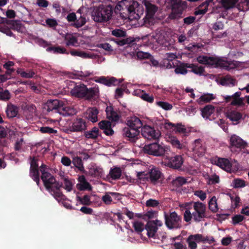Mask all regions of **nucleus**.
Wrapping results in <instances>:
<instances>
[{"label": "nucleus", "mask_w": 249, "mask_h": 249, "mask_svg": "<svg viewBox=\"0 0 249 249\" xmlns=\"http://www.w3.org/2000/svg\"><path fill=\"white\" fill-rule=\"evenodd\" d=\"M6 112L9 118L14 117L17 115L18 112V108L16 106L9 104L7 106Z\"/></svg>", "instance_id": "obj_30"}, {"label": "nucleus", "mask_w": 249, "mask_h": 249, "mask_svg": "<svg viewBox=\"0 0 249 249\" xmlns=\"http://www.w3.org/2000/svg\"><path fill=\"white\" fill-rule=\"evenodd\" d=\"M76 200L82 205H90L91 203L90 197L88 195H85L83 197L77 196L76 197Z\"/></svg>", "instance_id": "obj_47"}, {"label": "nucleus", "mask_w": 249, "mask_h": 249, "mask_svg": "<svg viewBox=\"0 0 249 249\" xmlns=\"http://www.w3.org/2000/svg\"><path fill=\"white\" fill-rule=\"evenodd\" d=\"M171 60V54L167 53L162 61V66L166 68L170 69L171 68L170 61Z\"/></svg>", "instance_id": "obj_50"}, {"label": "nucleus", "mask_w": 249, "mask_h": 249, "mask_svg": "<svg viewBox=\"0 0 249 249\" xmlns=\"http://www.w3.org/2000/svg\"><path fill=\"white\" fill-rule=\"evenodd\" d=\"M181 219L175 212H172V229L180 228L181 226Z\"/></svg>", "instance_id": "obj_38"}, {"label": "nucleus", "mask_w": 249, "mask_h": 249, "mask_svg": "<svg viewBox=\"0 0 249 249\" xmlns=\"http://www.w3.org/2000/svg\"><path fill=\"white\" fill-rule=\"evenodd\" d=\"M100 135L99 130L97 127H94L91 130L85 133V137L88 139H96Z\"/></svg>", "instance_id": "obj_37"}, {"label": "nucleus", "mask_w": 249, "mask_h": 249, "mask_svg": "<svg viewBox=\"0 0 249 249\" xmlns=\"http://www.w3.org/2000/svg\"><path fill=\"white\" fill-rule=\"evenodd\" d=\"M182 11V6L180 0H176L175 2H172V18L179 17Z\"/></svg>", "instance_id": "obj_26"}, {"label": "nucleus", "mask_w": 249, "mask_h": 249, "mask_svg": "<svg viewBox=\"0 0 249 249\" xmlns=\"http://www.w3.org/2000/svg\"><path fill=\"white\" fill-rule=\"evenodd\" d=\"M142 134L145 138L149 140L157 139L159 138L160 133L156 131L149 125H144L142 128Z\"/></svg>", "instance_id": "obj_10"}, {"label": "nucleus", "mask_w": 249, "mask_h": 249, "mask_svg": "<svg viewBox=\"0 0 249 249\" xmlns=\"http://www.w3.org/2000/svg\"><path fill=\"white\" fill-rule=\"evenodd\" d=\"M17 72L23 77L30 78L33 77V76L34 75V73L33 72H27L23 71L21 69L18 70L17 71Z\"/></svg>", "instance_id": "obj_63"}, {"label": "nucleus", "mask_w": 249, "mask_h": 249, "mask_svg": "<svg viewBox=\"0 0 249 249\" xmlns=\"http://www.w3.org/2000/svg\"><path fill=\"white\" fill-rule=\"evenodd\" d=\"M168 148L163 144L154 142L145 145L143 147L142 150L145 153L155 156L163 155Z\"/></svg>", "instance_id": "obj_8"}, {"label": "nucleus", "mask_w": 249, "mask_h": 249, "mask_svg": "<svg viewBox=\"0 0 249 249\" xmlns=\"http://www.w3.org/2000/svg\"><path fill=\"white\" fill-rule=\"evenodd\" d=\"M109 175L113 179H119L122 175V170L120 167H114L110 169Z\"/></svg>", "instance_id": "obj_36"}, {"label": "nucleus", "mask_w": 249, "mask_h": 249, "mask_svg": "<svg viewBox=\"0 0 249 249\" xmlns=\"http://www.w3.org/2000/svg\"><path fill=\"white\" fill-rule=\"evenodd\" d=\"M171 34L164 31H158L148 36L146 45L152 49L169 50L171 47Z\"/></svg>", "instance_id": "obj_3"}, {"label": "nucleus", "mask_w": 249, "mask_h": 249, "mask_svg": "<svg viewBox=\"0 0 249 249\" xmlns=\"http://www.w3.org/2000/svg\"><path fill=\"white\" fill-rule=\"evenodd\" d=\"M194 195L195 196L199 197L200 200L202 201L204 200L207 197L206 194L201 190H197L195 191L194 192Z\"/></svg>", "instance_id": "obj_62"}, {"label": "nucleus", "mask_w": 249, "mask_h": 249, "mask_svg": "<svg viewBox=\"0 0 249 249\" xmlns=\"http://www.w3.org/2000/svg\"><path fill=\"white\" fill-rule=\"evenodd\" d=\"M107 116L108 119L113 121H116L119 119V116L115 112L112 107H107L106 108Z\"/></svg>", "instance_id": "obj_34"}, {"label": "nucleus", "mask_w": 249, "mask_h": 249, "mask_svg": "<svg viewBox=\"0 0 249 249\" xmlns=\"http://www.w3.org/2000/svg\"><path fill=\"white\" fill-rule=\"evenodd\" d=\"M123 134L124 136L127 138L129 141L135 142L138 139L140 135V130L127 127L123 129Z\"/></svg>", "instance_id": "obj_15"}, {"label": "nucleus", "mask_w": 249, "mask_h": 249, "mask_svg": "<svg viewBox=\"0 0 249 249\" xmlns=\"http://www.w3.org/2000/svg\"><path fill=\"white\" fill-rule=\"evenodd\" d=\"M172 131L176 133H182L184 135H187L189 132L191 131L190 128H187L181 124H172Z\"/></svg>", "instance_id": "obj_27"}, {"label": "nucleus", "mask_w": 249, "mask_h": 249, "mask_svg": "<svg viewBox=\"0 0 249 249\" xmlns=\"http://www.w3.org/2000/svg\"><path fill=\"white\" fill-rule=\"evenodd\" d=\"M209 0L206 1L205 3L202 4L195 11V14L196 15H203L206 13L208 10L209 6L213 8V6L210 4Z\"/></svg>", "instance_id": "obj_31"}, {"label": "nucleus", "mask_w": 249, "mask_h": 249, "mask_svg": "<svg viewBox=\"0 0 249 249\" xmlns=\"http://www.w3.org/2000/svg\"><path fill=\"white\" fill-rule=\"evenodd\" d=\"M116 12H119L123 18L138 20L143 14V8L134 0H122L115 6Z\"/></svg>", "instance_id": "obj_1"}, {"label": "nucleus", "mask_w": 249, "mask_h": 249, "mask_svg": "<svg viewBox=\"0 0 249 249\" xmlns=\"http://www.w3.org/2000/svg\"><path fill=\"white\" fill-rule=\"evenodd\" d=\"M231 148L232 151L234 150L235 148H244L246 147L247 143L239 136L236 135H232L231 136L230 139Z\"/></svg>", "instance_id": "obj_14"}, {"label": "nucleus", "mask_w": 249, "mask_h": 249, "mask_svg": "<svg viewBox=\"0 0 249 249\" xmlns=\"http://www.w3.org/2000/svg\"><path fill=\"white\" fill-rule=\"evenodd\" d=\"M209 184H215L219 182V178L216 174H214L211 176L207 175L206 177Z\"/></svg>", "instance_id": "obj_51"}, {"label": "nucleus", "mask_w": 249, "mask_h": 249, "mask_svg": "<svg viewBox=\"0 0 249 249\" xmlns=\"http://www.w3.org/2000/svg\"><path fill=\"white\" fill-rule=\"evenodd\" d=\"M127 125L128 127L132 129L139 130V129L142 127V124L138 118L134 116L131 117L127 120Z\"/></svg>", "instance_id": "obj_22"}, {"label": "nucleus", "mask_w": 249, "mask_h": 249, "mask_svg": "<svg viewBox=\"0 0 249 249\" xmlns=\"http://www.w3.org/2000/svg\"><path fill=\"white\" fill-rule=\"evenodd\" d=\"M64 187L68 192L72 190L74 181L70 180L67 178H63Z\"/></svg>", "instance_id": "obj_48"}, {"label": "nucleus", "mask_w": 249, "mask_h": 249, "mask_svg": "<svg viewBox=\"0 0 249 249\" xmlns=\"http://www.w3.org/2000/svg\"><path fill=\"white\" fill-rule=\"evenodd\" d=\"M99 94V89L98 86H95L89 89H87L86 92V97L87 98H92L98 97Z\"/></svg>", "instance_id": "obj_40"}, {"label": "nucleus", "mask_w": 249, "mask_h": 249, "mask_svg": "<svg viewBox=\"0 0 249 249\" xmlns=\"http://www.w3.org/2000/svg\"><path fill=\"white\" fill-rule=\"evenodd\" d=\"M162 225V222L158 220L149 221L146 228L148 236L155 238L158 228L161 227Z\"/></svg>", "instance_id": "obj_12"}, {"label": "nucleus", "mask_w": 249, "mask_h": 249, "mask_svg": "<svg viewBox=\"0 0 249 249\" xmlns=\"http://www.w3.org/2000/svg\"><path fill=\"white\" fill-rule=\"evenodd\" d=\"M99 126L107 135H112L114 133V131L112 129L111 124L108 121H102L99 123Z\"/></svg>", "instance_id": "obj_25"}, {"label": "nucleus", "mask_w": 249, "mask_h": 249, "mask_svg": "<svg viewBox=\"0 0 249 249\" xmlns=\"http://www.w3.org/2000/svg\"><path fill=\"white\" fill-rule=\"evenodd\" d=\"M232 206L234 208L238 207L239 206L240 198V197L234 195L231 196Z\"/></svg>", "instance_id": "obj_54"}, {"label": "nucleus", "mask_w": 249, "mask_h": 249, "mask_svg": "<svg viewBox=\"0 0 249 249\" xmlns=\"http://www.w3.org/2000/svg\"><path fill=\"white\" fill-rule=\"evenodd\" d=\"M246 184L244 180L241 179H235L232 181V186L234 188H241L245 186Z\"/></svg>", "instance_id": "obj_55"}, {"label": "nucleus", "mask_w": 249, "mask_h": 249, "mask_svg": "<svg viewBox=\"0 0 249 249\" xmlns=\"http://www.w3.org/2000/svg\"><path fill=\"white\" fill-rule=\"evenodd\" d=\"M243 104V100L241 98H237L232 95V100L231 104L233 106H241Z\"/></svg>", "instance_id": "obj_60"}, {"label": "nucleus", "mask_w": 249, "mask_h": 249, "mask_svg": "<svg viewBox=\"0 0 249 249\" xmlns=\"http://www.w3.org/2000/svg\"><path fill=\"white\" fill-rule=\"evenodd\" d=\"M238 0H209L210 4L213 6V12L219 13L223 8H232L237 3Z\"/></svg>", "instance_id": "obj_7"}, {"label": "nucleus", "mask_w": 249, "mask_h": 249, "mask_svg": "<svg viewBox=\"0 0 249 249\" xmlns=\"http://www.w3.org/2000/svg\"><path fill=\"white\" fill-rule=\"evenodd\" d=\"M121 195L117 193L107 192L102 196L103 201L107 205H109L114 200L121 199Z\"/></svg>", "instance_id": "obj_17"}, {"label": "nucleus", "mask_w": 249, "mask_h": 249, "mask_svg": "<svg viewBox=\"0 0 249 249\" xmlns=\"http://www.w3.org/2000/svg\"><path fill=\"white\" fill-rule=\"evenodd\" d=\"M225 115L234 124H238L243 119L242 114L236 110H228L225 113Z\"/></svg>", "instance_id": "obj_16"}, {"label": "nucleus", "mask_w": 249, "mask_h": 249, "mask_svg": "<svg viewBox=\"0 0 249 249\" xmlns=\"http://www.w3.org/2000/svg\"><path fill=\"white\" fill-rule=\"evenodd\" d=\"M86 128V123L81 119H77L74 121L72 124L69 128L63 129V131L66 133L70 132H79L85 130Z\"/></svg>", "instance_id": "obj_11"}, {"label": "nucleus", "mask_w": 249, "mask_h": 249, "mask_svg": "<svg viewBox=\"0 0 249 249\" xmlns=\"http://www.w3.org/2000/svg\"><path fill=\"white\" fill-rule=\"evenodd\" d=\"M89 174L97 178H102L105 176V172L103 168L97 166H92L89 169Z\"/></svg>", "instance_id": "obj_28"}, {"label": "nucleus", "mask_w": 249, "mask_h": 249, "mask_svg": "<svg viewBox=\"0 0 249 249\" xmlns=\"http://www.w3.org/2000/svg\"><path fill=\"white\" fill-rule=\"evenodd\" d=\"M193 150L196 153L199 154L203 152L204 149L201 146L200 140H196L194 143Z\"/></svg>", "instance_id": "obj_45"}, {"label": "nucleus", "mask_w": 249, "mask_h": 249, "mask_svg": "<svg viewBox=\"0 0 249 249\" xmlns=\"http://www.w3.org/2000/svg\"><path fill=\"white\" fill-rule=\"evenodd\" d=\"M209 208L213 213H216L218 211L217 199L215 196L212 197L209 202Z\"/></svg>", "instance_id": "obj_42"}, {"label": "nucleus", "mask_w": 249, "mask_h": 249, "mask_svg": "<svg viewBox=\"0 0 249 249\" xmlns=\"http://www.w3.org/2000/svg\"><path fill=\"white\" fill-rule=\"evenodd\" d=\"M160 172L156 168H152L150 171L148 172L149 178L152 182L157 181L160 177Z\"/></svg>", "instance_id": "obj_35"}, {"label": "nucleus", "mask_w": 249, "mask_h": 249, "mask_svg": "<svg viewBox=\"0 0 249 249\" xmlns=\"http://www.w3.org/2000/svg\"><path fill=\"white\" fill-rule=\"evenodd\" d=\"M78 181L79 183L77 184V187L79 190H91V186L86 180L84 176H81L78 178Z\"/></svg>", "instance_id": "obj_24"}, {"label": "nucleus", "mask_w": 249, "mask_h": 249, "mask_svg": "<svg viewBox=\"0 0 249 249\" xmlns=\"http://www.w3.org/2000/svg\"><path fill=\"white\" fill-rule=\"evenodd\" d=\"M30 176L35 181L37 185L39 184V179L38 171L37 168L31 169L30 168Z\"/></svg>", "instance_id": "obj_52"}, {"label": "nucleus", "mask_w": 249, "mask_h": 249, "mask_svg": "<svg viewBox=\"0 0 249 249\" xmlns=\"http://www.w3.org/2000/svg\"><path fill=\"white\" fill-rule=\"evenodd\" d=\"M46 167L44 165L40 166L42 173L41 179L47 189L50 191L58 201L63 199L64 196L59 192L61 184L57 182L55 179L50 173L46 172Z\"/></svg>", "instance_id": "obj_4"}, {"label": "nucleus", "mask_w": 249, "mask_h": 249, "mask_svg": "<svg viewBox=\"0 0 249 249\" xmlns=\"http://www.w3.org/2000/svg\"><path fill=\"white\" fill-rule=\"evenodd\" d=\"M179 206L181 210H185L184 219L187 222H190L192 219L199 222L206 216V206L199 201L185 202L180 204Z\"/></svg>", "instance_id": "obj_2"}, {"label": "nucleus", "mask_w": 249, "mask_h": 249, "mask_svg": "<svg viewBox=\"0 0 249 249\" xmlns=\"http://www.w3.org/2000/svg\"><path fill=\"white\" fill-rule=\"evenodd\" d=\"M236 83L235 79L230 76H227L220 80V84L223 86H233Z\"/></svg>", "instance_id": "obj_41"}, {"label": "nucleus", "mask_w": 249, "mask_h": 249, "mask_svg": "<svg viewBox=\"0 0 249 249\" xmlns=\"http://www.w3.org/2000/svg\"><path fill=\"white\" fill-rule=\"evenodd\" d=\"M87 88L83 84H79L75 86L71 90V94L77 97H84L86 96Z\"/></svg>", "instance_id": "obj_18"}, {"label": "nucleus", "mask_w": 249, "mask_h": 249, "mask_svg": "<svg viewBox=\"0 0 249 249\" xmlns=\"http://www.w3.org/2000/svg\"><path fill=\"white\" fill-rule=\"evenodd\" d=\"M201 238V234H199L190 235L186 240L189 248L190 249H196L197 243L200 242Z\"/></svg>", "instance_id": "obj_21"}, {"label": "nucleus", "mask_w": 249, "mask_h": 249, "mask_svg": "<svg viewBox=\"0 0 249 249\" xmlns=\"http://www.w3.org/2000/svg\"><path fill=\"white\" fill-rule=\"evenodd\" d=\"M142 3L146 9L144 22L149 25L153 24L155 21V14L157 11V7L146 0H143Z\"/></svg>", "instance_id": "obj_9"}, {"label": "nucleus", "mask_w": 249, "mask_h": 249, "mask_svg": "<svg viewBox=\"0 0 249 249\" xmlns=\"http://www.w3.org/2000/svg\"><path fill=\"white\" fill-rule=\"evenodd\" d=\"M244 218V216L240 214L236 215L233 216L232 218V223L234 225L238 224L240 222H242Z\"/></svg>", "instance_id": "obj_64"}, {"label": "nucleus", "mask_w": 249, "mask_h": 249, "mask_svg": "<svg viewBox=\"0 0 249 249\" xmlns=\"http://www.w3.org/2000/svg\"><path fill=\"white\" fill-rule=\"evenodd\" d=\"M137 177L138 179L141 180H145L149 179L148 172H137Z\"/></svg>", "instance_id": "obj_57"}, {"label": "nucleus", "mask_w": 249, "mask_h": 249, "mask_svg": "<svg viewBox=\"0 0 249 249\" xmlns=\"http://www.w3.org/2000/svg\"><path fill=\"white\" fill-rule=\"evenodd\" d=\"M241 63L239 62L232 61L225 62L223 67L227 70L230 71L231 69L238 67L240 65Z\"/></svg>", "instance_id": "obj_43"}, {"label": "nucleus", "mask_w": 249, "mask_h": 249, "mask_svg": "<svg viewBox=\"0 0 249 249\" xmlns=\"http://www.w3.org/2000/svg\"><path fill=\"white\" fill-rule=\"evenodd\" d=\"M112 15L111 8L109 6H100L94 9L92 17L96 22H103L108 20Z\"/></svg>", "instance_id": "obj_5"}, {"label": "nucleus", "mask_w": 249, "mask_h": 249, "mask_svg": "<svg viewBox=\"0 0 249 249\" xmlns=\"http://www.w3.org/2000/svg\"><path fill=\"white\" fill-rule=\"evenodd\" d=\"M133 227L136 231L139 232L143 231L144 225L142 222L136 221L133 223Z\"/></svg>", "instance_id": "obj_53"}, {"label": "nucleus", "mask_w": 249, "mask_h": 249, "mask_svg": "<svg viewBox=\"0 0 249 249\" xmlns=\"http://www.w3.org/2000/svg\"><path fill=\"white\" fill-rule=\"evenodd\" d=\"M183 163V160L180 156H176L172 160V167L178 169Z\"/></svg>", "instance_id": "obj_46"}, {"label": "nucleus", "mask_w": 249, "mask_h": 249, "mask_svg": "<svg viewBox=\"0 0 249 249\" xmlns=\"http://www.w3.org/2000/svg\"><path fill=\"white\" fill-rule=\"evenodd\" d=\"M215 97L213 94L205 93L201 95L197 100V102L199 104H203L207 103L213 99H214Z\"/></svg>", "instance_id": "obj_39"}, {"label": "nucleus", "mask_w": 249, "mask_h": 249, "mask_svg": "<svg viewBox=\"0 0 249 249\" xmlns=\"http://www.w3.org/2000/svg\"><path fill=\"white\" fill-rule=\"evenodd\" d=\"M48 110L57 109L59 113L63 115L67 116L72 114V110L66 106L64 102L59 100H53L47 103Z\"/></svg>", "instance_id": "obj_6"}, {"label": "nucleus", "mask_w": 249, "mask_h": 249, "mask_svg": "<svg viewBox=\"0 0 249 249\" xmlns=\"http://www.w3.org/2000/svg\"><path fill=\"white\" fill-rule=\"evenodd\" d=\"M73 163L80 170L83 168L82 160L79 157H75L73 159Z\"/></svg>", "instance_id": "obj_59"}, {"label": "nucleus", "mask_w": 249, "mask_h": 249, "mask_svg": "<svg viewBox=\"0 0 249 249\" xmlns=\"http://www.w3.org/2000/svg\"><path fill=\"white\" fill-rule=\"evenodd\" d=\"M65 40L67 46H76L77 40L75 35L67 34L65 36Z\"/></svg>", "instance_id": "obj_32"}, {"label": "nucleus", "mask_w": 249, "mask_h": 249, "mask_svg": "<svg viewBox=\"0 0 249 249\" xmlns=\"http://www.w3.org/2000/svg\"><path fill=\"white\" fill-rule=\"evenodd\" d=\"M98 110L95 107L89 108L86 111L87 118L92 123L98 121Z\"/></svg>", "instance_id": "obj_23"}, {"label": "nucleus", "mask_w": 249, "mask_h": 249, "mask_svg": "<svg viewBox=\"0 0 249 249\" xmlns=\"http://www.w3.org/2000/svg\"><path fill=\"white\" fill-rule=\"evenodd\" d=\"M94 80L95 82L102 84L107 86H111L115 85L117 81V80L114 77H108L105 76L95 77Z\"/></svg>", "instance_id": "obj_20"}, {"label": "nucleus", "mask_w": 249, "mask_h": 249, "mask_svg": "<svg viewBox=\"0 0 249 249\" xmlns=\"http://www.w3.org/2000/svg\"><path fill=\"white\" fill-rule=\"evenodd\" d=\"M214 107L211 105H208L201 110V114L203 118L208 119L214 113Z\"/></svg>", "instance_id": "obj_33"}, {"label": "nucleus", "mask_w": 249, "mask_h": 249, "mask_svg": "<svg viewBox=\"0 0 249 249\" xmlns=\"http://www.w3.org/2000/svg\"><path fill=\"white\" fill-rule=\"evenodd\" d=\"M186 65H188V64H181L179 66H178L175 70V72L176 74H185L187 72V71L186 68L188 67H186Z\"/></svg>", "instance_id": "obj_49"}, {"label": "nucleus", "mask_w": 249, "mask_h": 249, "mask_svg": "<svg viewBox=\"0 0 249 249\" xmlns=\"http://www.w3.org/2000/svg\"><path fill=\"white\" fill-rule=\"evenodd\" d=\"M197 61L201 64L207 65L210 66L216 67L218 63L217 59L212 57H208L206 56H199L197 58Z\"/></svg>", "instance_id": "obj_19"}, {"label": "nucleus", "mask_w": 249, "mask_h": 249, "mask_svg": "<svg viewBox=\"0 0 249 249\" xmlns=\"http://www.w3.org/2000/svg\"><path fill=\"white\" fill-rule=\"evenodd\" d=\"M186 67L191 68L192 69L191 71L195 74L202 75L204 73V68L202 66L198 67L195 66L193 64H188V65H186Z\"/></svg>", "instance_id": "obj_44"}, {"label": "nucleus", "mask_w": 249, "mask_h": 249, "mask_svg": "<svg viewBox=\"0 0 249 249\" xmlns=\"http://www.w3.org/2000/svg\"><path fill=\"white\" fill-rule=\"evenodd\" d=\"M156 104L165 110H170L171 108V106L167 102L159 101L157 102Z\"/></svg>", "instance_id": "obj_61"}, {"label": "nucleus", "mask_w": 249, "mask_h": 249, "mask_svg": "<svg viewBox=\"0 0 249 249\" xmlns=\"http://www.w3.org/2000/svg\"><path fill=\"white\" fill-rule=\"evenodd\" d=\"M213 163L227 172H231L233 170L232 167L233 164L227 159L218 158L214 159Z\"/></svg>", "instance_id": "obj_13"}, {"label": "nucleus", "mask_w": 249, "mask_h": 249, "mask_svg": "<svg viewBox=\"0 0 249 249\" xmlns=\"http://www.w3.org/2000/svg\"><path fill=\"white\" fill-rule=\"evenodd\" d=\"M36 107L34 105H29L27 107V110L25 111V115H29V117L36 114Z\"/></svg>", "instance_id": "obj_56"}, {"label": "nucleus", "mask_w": 249, "mask_h": 249, "mask_svg": "<svg viewBox=\"0 0 249 249\" xmlns=\"http://www.w3.org/2000/svg\"><path fill=\"white\" fill-rule=\"evenodd\" d=\"M40 131L43 133L54 134L57 133L56 130L48 126L40 127Z\"/></svg>", "instance_id": "obj_58"}, {"label": "nucleus", "mask_w": 249, "mask_h": 249, "mask_svg": "<svg viewBox=\"0 0 249 249\" xmlns=\"http://www.w3.org/2000/svg\"><path fill=\"white\" fill-rule=\"evenodd\" d=\"M70 53L72 56H77L83 58H95L96 55L82 51H72Z\"/></svg>", "instance_id": "obj_29"}]
</instances>
